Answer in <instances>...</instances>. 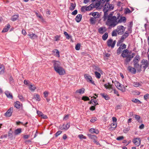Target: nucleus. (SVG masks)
I'll return each instance as SVG.
<instances>
[{"label":"nucleus","instance_id":"obj_1","mask_svg":"<svg viewBox=\"0 0 149 149\" xmlns=\"http://www.w3.org/2000/svg\"><path fill=\"white\" fill-rule=\"evenodd\" d=\"M129 51L128 49H126L123 50L121 54V56L123 58H126L124 60V64L126 65H127L132 58L134 57L135 53H133L132 54H128Z\"/></svg>","mask_w":149,"mask_h":149},{"label":"nucleus","instance_id":"obj_2","mask_svg":"<svg viewBox=\"0 0 149 149\" xmlns=\"http://www.w3.org/2000/svg\"><path fill=\"white\" fill-rule=\"evenodd\" d=\"M117 15H118L117 18L115 16H113L112 18H108L106 22V24L110 27H114L118 23V22L117 21V20L120 16V14L119 13H118Z\"/></svg>","mask_w":149,"mask_h":149},{"label":"nucleus","instance_id":"obj_3","mask_svg":"<svg viewBox=\"0 0 149 149\" xmlns=\"http://www.w3.org/2000/svg\"><path fill=\"white\" fill-rule=\"evenodd\" d=\"M140 59V56L139 55H137L134 58L133 62L134 64V68H136L137 70L139 71H141V65H140L138 63Z\"/></svg>","mask_w":149,"mask_h":149},{"label":"nucleus","instance_id":"obj_4","mask_svg":"<svg viewBox=\"0 0 149 149\" xmlns=\"http://www.w3.org/2000/svg\"><path fill=\"white\" fill-rule=\"evenodd\" d=\"M126 28L123 26H117L116 29L118 35H122L125 31Z\"/></svg>","mask_w":149,"mask_h":149},{"label":"nucleus","instance_id":"obj_5","mask_svg":"<svg viewBox=\"0 0 149 149\" xmlns=\"http://www.w3.org/2000/svg\"><path fill=\"white\" fill-rule=\"evenodd\" d=\"M84 77L87 81L90 82L93 85H95V84L93 80L92 77L89 74H84Z\"/></svg>","mask_w":149,"mask_h":149},{"label":"nucleus","instance_id":"obj_6","mask_svg":"<svg viewBox=\"0 0 149 149\" xmlns=\"http://www.w3.org/2000/svg\"><path fill=\"white\" fill-rule=\"evenodd\" d=\"M141 67L143 68L144 71L146 68L148 66L149 64L148 61L145 59H143L141 61Z\"/></svg>","mask_w":149,"mask_h":149},{"label":"nucleus","instance_id":"obj_7","mask_svg":"<svg viewBox=\"0 0 149 149\" xmlns=\"http://www.w3.org/2000/svg\"><path fill=\"white\" fill-rule=\"evenodd\" d=\"M116 42V41L114 40L113 41L112 39H109L107 41V44L108 46L110 47H111V48H114Z\"/></svg>","mask_w":149,"mask_h":149},{"label":"nucleus","instance_id":"obj_8","mask_svg":"<svg viewBox=\"0 0 149 149\" xmlns=\"http://www.w3.org/2000/svg\"><path fill=\"white\" fill-rule=\"evenodd\" d=\"M52 62L54 63L53 65L54 70L61 67V63L59 61L53 60Z\"/></svg>","mask_w":149,"mask_h":149},{"label":"nucleus","instance_id":"obj_9","mask_svg":"<svg viewBox=\"0 0 149 149\" xmlns=\"http://www.w3.org/2000/svg\"><path fill=\"white\" fill-rule=\"evenodd\" d=\"M128 37L127 35L126 36L125 34H123L122 36L120 39L118 41L117 43V46H119L122 43L124 40Z\"/></svg>","mask_w":149,"mask_h":149},{"label":"nucleus","instance_id":"obj_10","mask_svg":"<svg viewBox=\"0 0 149 149\" xmlns=\"http://www.w3.org/2000/svg\"><path fill=\"white\" fill-rule=\"evenodd\" d=\"M55 70L59 75H63L65 73V71L63 68H60Z\"/></svg>","mask_w":149,"mask_h":149},{"label":"nucleus","instance_id":"obj_11","mask_svg":"<svg viewBox=\"0 0 149 149\" xmlns=\"http://www.w3.org/2000/svg\"><path fill=\"white\" fill-rule=\"evenodd\" d=\"M13 111V107H10L5 113V116L7 117H10L12 115Z\"/></svg>","mask_w":149,"mask_h":149},{"label":"nucleus","instance_id":"obj_12","mask_svg":"<svg viewBox=\"0 0 149 149\" xmlns=\"http://www.w3.org/2000/svg\"><path fill=\"white\" fill-rule=\"evenodd\" d=\"M107 30V29L105 27H102L98 29V32L100 34H102L105 32Z\"/></svg>","mask_w":149,"mask_h":149},{"label":"nucleus","instance_id":"obj_13","mask_svg":"<svg viewBox=\"0 0 149 149\" xmlns=\"http://www.w3.org/2000/svg\"><path fill=\"white\" fill-rule=\"evenodd\" d=\"M128 70L132 73L135 74L136 73V69L135 68H133L131 66H129L127 68Z\"/></svg>","mask_w":149,"mask_h":149},{"label":"nucleus","instance_id":"obj_14","mask_svg":"<svg viewBox=\"0 0 149 149\" xmlns=\"http://www.w3.org/2000/svg\"><path fill=\"white\" fill-rule=\"evenodd\" d=\"M133 142L137 146H139L140 144V140L139 138H136L134 139Z\"/></svg>","mask_w":149,"mask_h":149},{"label":"nucleus","instance_id":"obj_15","mask_svg":"<svg viewBox=\"0 0 149 149\" xmlns=\"http://www.w3.org/2000/svg\"><path fill=\"white\" fill-rule=\"evenodd\" d=\"M5 94L8 98L11 99H13V96L12 95L9 91H6L5 92Z\"/></svg>","mask_w":149,"mask_h":149},{"label":"nucleus","instance_id":"obj_16","mask_svg":"<svg viewBox=\"0 0 149 149\" xmlns=\"http://www.w3.org/2000/svg\"><path fill=\"white\" fill-rule=\"evenodd\" d=\"M84 91L85 89L84 88H81L77 90L76 91L75 93L76 94H83L84 93Z\"/></svg>","mask_w":149,"mask_h":149},{"label":"nucleus","instance_id":"obj_17","mask_svg":"<svg viewBox=\"0 0 149 149\" xmlns=\"http://www.w3.org/2000/svg\"><path fill=\"white\" fill-rule=\"evenodd\" d=\"M116 85V86L119 89H120L122 91H124L125 90V89L124 86H123V87H122L121 86V84L118 82H117Z\"/></svg>","mask_w":149,"mask_h":149},{"label":"nucleus","instance_id":"obj_18","mask_svg":"<svg viewBox=\"0 0 149 149\" xmlns=\"http://www.w3.org/2000/svg\"><path fill=\"white\" fill-rule=\"evenodd\" d=\"M108 6H109V3H106L105 4L103 10V12H105L106 11H107V12H108V11L110 10L109 7Z\"/></svg>","mask_w":149,"mask_h":149},{"label":"nucleus","instance_id":"obj_19","mask_svg":"<svg viewBox=\"0 0 149 149\" xmlns=\"http://www.w3.org/2000/svg\"><path fill=\"white\" fill-rule=\"evenodd\" d=\"M82 15L81 14H78L76 17L75 20L77 22H79L81 20Z\"/></svg>","mask_w":149,"mask_h":149},{"label":"nucleus","instance_id":"obj_20","mask_svg":"<svg viewBox=\"0 0 149 149\" xmlns=\"http://www.w3.org/2000/svg\"><path fill=\"white\" fill-rule=\"evenodd\" d=\"M10 25L9 24H8L4 28L2 31V32H7L10 28Z\"/></svg>","mask_w":149,"mask_h":149},{"label":"nucleus","instance_id":"obj_21","mask_svg":"<svg viewBox=\"0 0 149 149\" xmlns=\"http://www.w3.org/2000/svg\"><path fill=\"white\" fill-rule=\"evenodd\" d=\"M4 72V67L2 64H0V74H3Z\"/></svg>","mask_w":149,"mask_h":149},{"label":"nucleus","instance_id":"obj_22","mask_svg":"<svg viewBox=\"0 0 149 149\" xmlns=\"http://www.w3.org/2000/svg\"><path fill=\"white\" fill-rule=\"evenodd\" d=\"M96 19L93 17H91L90 20L91 24H95L97 22Z\"/></svg>","mask_w":149,"mask_h":149},{"label":"nucleus","instance_id":"obj_23","mask_svg":"<svg viewBox=\"0 0 149 149\" xmlns=\"http://www.w3.org/2000/svg\"><path fill=\"white\" fill-rule=\"evenodd\" d=\"M90 132L92 133H95L98 134L99 133V131L98 130L95 129L93 128H92L90 129Z\"/></svg>","mask_w":149,"mask_h":149},{"label":"nucleus","instance_id":"obj_24","mask_svg":"<svg viewBox=\"0 0 149 149\" xmlns=\"http://www.w3.org/2000/svg\"><path fill=\"white\" fill-rule=\"evenodd\" d=\"M104 12V15L103 17V21H106L107 19H108V17L109 16V15H108V14L107 13V11H106L105 12Z\"/></svg>","mask_w":149,"mask_h":149},{"label":"nucleus","instance_id":"obj_25","mask_svg":"<svg viewBox=\"0 0 149 149\" xmlns=\"http://www.w3.org/2000/svg\"><path fill=\"white\" fill-rule=\"evenodd\" d=\"M102 97L104 98L106 100H108L110 99L109 96L106 94L104 93H101L100 94Z\"/></svg>","mask_w":149,"mask_h":149},{"label":"nucleus","instance_id":"obj_26","mask_svg":"<svg viewBox=\"0 0 149 149\" xmlns=\"http://www.w3.org/2000/svg\"><path fill=\"white\" fill-rule=\"evenodd\" d=\"M70 7L69 8V9L70 10H73L75 8L76 6V4L75 3H70Z\"/></svg>","mask_w":149,"mask_h":149},{"label":"nucleus","instance_id":"obj_27","mask_svg":"<svg viewBox=\"0 0 149 149\" xmlns=\"http://www.w3.org/2000/svg\"><path fill=\"white\" fill-rule=\"evenodd\" d=\"M134 117L135 118V119L138 121V122L139 123H141L142 122V121H140V119L141 118L140 117L137 115H135L134 116Z\"/></svg>","mask_w":149,"mask_h":149},{"label":"nucleus","instance_id":"obj_28","mask_svg":"<svg viewBox=\"0 0 149 149\" xmlns=\"http://www.w3.org/2000/svg\"><path fill=\"white\" fill-rule=\"evenodd\" d=\"M126 21V18L125 17H121L120 19L118 20V23H121L123 22H125Z\"/></svg>","mask_w":149,"mask_h":149},{"label":"nucleus","instance_id":"obj_29","mask_svg":"<svg viewBox=\"0 0 149 149\" xmlns=\"http://www.w3.org/2000/svg\"><path fill=\"white\" fill-rule=\"evenodd\" d=\"M21 132V129L19 128L15 130L14 132V133L15 135H17L20 133Z\"/></svg>","mask_w":149,"mask_h":149},{"label":"nucleus","instance_id":"obj_30","mask_svg":"<svg viewBox=\"0 0 149 149\" xmlns=\"http://www.w3.org/2000/svg\"><path fill=\"white\" fill-rule=\"evenodd\" d=\"M93 16L94 17V18H97L100 17L99 13L98 12L93 13L92 14Z\"/></svg>","mask_w":149,"mask_h":149},{"label":"nucleus","instance_id":"obj_31","mask_svg":"<svg viewBox=\"0 0 149 149\" xmlns=\"http://www.w3.org/2000/svg\"><path fill=\"white\" fill-rule=\"evenodd\" d=\"M108 36V33L107 32L105 33L102 36V39L104 40H107Z\"/></svg>","mask_w":149,"mask_h":149},{"label":"nucleus","instance_id":"obj_32","mask_svg":"<svg viewBox=\"0 0 149 149\" xmlns=\"http://www.w3.org/2000/svg\"><path fill=\"white\" fill-rule=\"evenodd\" d=\"M141 83L135 82H133V85L135 87H137L141 86Z\"/></svg>","mask_w":149,"mask_h":149},{"label":"nucleus","instance_id":"obj_33","mask_svg":"<svg viewBox=\"0 0 149 149\" xmlns=\"http://www.w3.org/2000/svg\"><path fill=\"white\" fill-rule=\"evenodd\" d=\"M30 37L32 39H33L36 38L37 37V36L35 34L33 33L29 35Z\"/></svg>","mask_w":149,"mask_h":149},{"label":"nucleus","instance_id":"obj_34","mask_svg":"<svg viewBox=\"0 0 149 149\" xmlns=\"http://www.w3.org/2000/svg\"><path fill=\"white\" fill-rule=\"evenodd\" d=\"M15 106L17 109H19L20 107V102L19 101H17L15 103Z\"/></svg>","mask_w":149,"mask_h":149},{"label":"nucleus","instance_id":"obj_35","mask_svg":"<svg viewBox=\"0 0 149 149\" xmlns=\"http://www.w3.org/2000/svg\"><path fill=\"white\" fill-rule=\"evenodd\" d=\"M108 84H104V86L106 89H111L112 88V86L110 84L108 83Z\"/></svg>","mask_w":149,"mask_h":149},{"label":"nucleus","instance_id":"obj_36","mask_svg":"<svg viewBox=\"0 0 149 149\" xmlns=\"http://www.w3.org/2000/svg\"><path fill=\"white\" fill-rule=\"evenodd\" d=\"M8 137L11 139H15V137L13 136L11 132L9 131L8 132Z\"/></svg>","mask_w":149,"mask_h":149},{"label":"nucleus","instance_id":"obj_37","mask_svg":"<svg viewBox=\"0 0 149 149\" xmlns=\"http://www.w3.org/2000/svg\"><path fill=\"white\" fill-rule=\"evenodd\" d=\"M88 136L89 138L92 139L93 140L97 138V137L95 135L88 134Z\"/></svg>","mask_w":149,"mask_h":149},{"label":"nucleus","instance_id":"obj_38","mask_svg":"<svg viewBox=\"0 0 149 149\" xmlns=\"http://www.w3.org/2000/svg\"><path fill=\"white\" fill-rule=\"evenodd\" d=\"M111 128L115 129L117 127V123L116 122H113L111 123Z\"/></svg>","mask_w":149,"mask_h":149},{"label":"nucleus","instance_id":"obj_39","mask_svg":"<svg viewBox=\"0 0 149 149\" xmlns=\"http://www.w3.org/2000/svg\"><path fill=\"white\" fill-rule=\"evenodd\" d=\"M95 75L96 77L100 79L101 77V74L100 73L97 71L95 72Z\"/></svg>","mask_w":149,"mask_h":149},{"label":"nucleus","instance_id":"obj_40","mask_svg":"<svg viewBox=\"0 0 149 149\" xmlns=\"http://www.w3.org/2000/svg\"><path fill=\"white\" fill-rule=\"evenodd\" d=\"M54 53L56 55L57 57H59V51L57 49H55L53 51Z\"/></svg>","mask_w":149,"mask_h":149},{"label":"nucleus","instance_id":"obj_41","mask_svg":"<svg viewBox=\"0 0 149 149\" xmlns=\"http://www.w3.org/2000/svg\"><path fill=\"white\" fill-rule=\"evenodd\" d=\"M18 16L16 15H14L12 16L11 18V20L13 21H15L17 20Z\"/></svg>","mask_w":149,"mask_h":149},{"label":"nucleus","instance_id":"obj_42","mask_svg":"<svg viewBox=\"0 0 149 149\" xmlns=\"http://www.w3.org/2000/svg\"><path fill=\"white\" fill-rule=\"evenodd\" d=\"M98 2L96 3L95 4V8H97L101 4V1H98Z\"/></svg>","mask_w":149,"mask_h":149},{"label":"nucleus","instance_id":"obj_43","mask_svg":"<svg viewBox=\"0 0 149 149\" xmlns=\"http://www.w3.org/2000/svg\"><path fill=\"white\" fill-rule=\"evenodd\" d=\"M121 49L123 50V49H125L126 48V45L125 44H122L120 45L119 47Z\"/></svg>","mask_w":149,"mask_h":149},{"label":"nucleus","instance_id":"obj_44","mask_svg":"<svg viewBox=\"0 0 149 149\" xmlns=\"http://www.w3.org/2000/svg\"><path fill=\"white\" fill-rule=\"evenodd\" d=\"M35 99H36V100L40 101V97L39 95L38 94H36L34 96V97Z\"/></svg>","mask_w":149,"mask_h":149},{"label":"nucleus","instance_id":"obj_45","mask_svg":"<svg viewBox=\"0 0 149 149\" xmlns=\"http://www.w3.org/2000/svg\"><path fill=\"white\" fill-rule=\"evenodd\" d=\"M29 89L32 91H34L36 89V87L33 86L31 84L29 85Z\"/></svg>","mask_w":149,"mask_h":149},{"label":"nucleus","instance_id":"obj_46","mask_svg":"<svg viewBox=\"0 0 149 149\" xmlns=\"http://www.w3.org/2000/svg\"><path fill=\"white\" fill-rule=\"evenodd\" d=\"M94 69L98 71L100 73H101V72H102V70H101L100 68L97 66H95Z\"/></svg>","mask_w":149,"mask_h":149},{"label":"nucleus","instance_id":"obj_47","mask_svg":"<svg viewBox=\"0 0 149 149\" xmlns=\"http://www.w3.org/2000/svg\"><path fill=\"white\" fill-rule=\"evenodd\" d=\"M117 30H113V32L112 33V36H117Z\"/></svg>","mask_w":149,"mask_h":149},{"label":"nucleus","instance_id":"obj_48","mask_svg":"<svg viewBox=\"0 0 149 149\" xmlns=\"http://www.w3.org/2000/svg\"><path fill=\"white\" fill-rule=\"evenodd\" d=\"M82 100L84 101H86L89 100L90 99L87 97L83 96L82 97Z\"/></svg>","mask_w":149,"mask_h":149},{"label":"nucleus","instance_id":"obj_49","mask_svg":"<svg viewBox=\"0 0 149 149\" xmlns=\"http://www.w3.org/2000/svg\"><path fill=\"white\" fill-rule=\"evenodd\" d=\"M132 12L129 8H127L125 9V13L127 14L131 13Z\"/></svg>","mask_w":149,"mask_h":149},{"label":"nucleus","instance_id":"obj_50","mask_svg":"<svg viewBox=\"0 0 149 149\" xmlns=\"http://www.w3.org/2000/svg\"><path fill=\"white\" fill-rule=\"evenodd\" d=\"M80 44H77L75 47V49L76 50H78L80 49Z\"/></svg>","mask_w":149,"mask_h":149},{"label":"nucleus","instance_id":"obj_51","mask_svg":"<svg viewBox=\"0 0 149 149\" xmlns=\"http://www.w3.org/2000/svg\"><path fill=\"white\" fill-rule=\"evenodd\" d=\"M132 101L134 102L137 103L139 102V103H141V101L137 99H134L132 100Z\"/></svg>","mask_w":149,"mask_h":149},{"label":"nucleus","instance_id":"obj_52","mask_svg":"<svg viewBox=\"0 0 149 149\" xmlns=\"http://www.w3.org/2000/svg\"><path fill=\"white\" fill-rule=\"evenodd\" d=\"M109 6H108L109 7L110 10H111L113 9L114 8V6L113 4H109Z\"/></svg>","mask_w":149,"mask_h":149},{"label":"nucleus","instance_id":"obj_53","mask_svg":"<svg viewBox=\"0 0 149 149\" xmlns=\"http://www.w3.org/2000/svg\"><path fill=\"white\" fill-rule=\"evenodd\" d=\"M65 125L64 124H63L62 125H60L59 126V128L61 130H65Z\"/></svg>","mask_w":149,"mask_h":149},{"label":"nucleus","instance_id":"obj_54","mask_svg":"<svg viewBox=\"0 0 149 149\" xmlns=\"http://www.w3.org/2000/svg\"><path fill=\"white\" fill-rule=\"evenodd\" d=\"M78 137L80 139H86V138L85 136H84L83 134H81L78 135Z\"/></svg>","mask_w":149,"mask_h":149},{"label":"nucleus","instance_id":"obj_55","mask_svg":"<svg viewBox=\"0 0 149 149\" xmlns=\"http://www.w3.org/2000/svg\"><path fill=\"white\" fill-rule=\"evenodd\" d=\"M122 50L121 49V48L119 47L117 49V54L118 55L120 54L121 53Z\"/></svg>","mask_w":149,"mask_h":149},{"label":"nucleus","instance_id":"obj_56","mask_svg":"<svg viewBox=\"0 0 149 149\" xmlns=\"http://www.w3.org/2000/svg\"><path fill=\"white\" fill-rule=\"evenodd\" d=\"M144 98L145 100H146L149 98V94L147 93L144 96Z\"/></svg>","mask_w":149,"mask_h":149},{"label":"nucleus","instance_id":"obj_57","mask_svg":"<svg viewBox=\"0 0 149 149\" xmlns=\"http://www.w3.org/2000/svg\"><path fill=\"white\" fill-rule=\"evenodd\" d=\"M97 119L95 117H93L92 118V119L90 121L91 122L93 123L96 121L97 120Z\"/></svg>","mask_w":149,"mask_h":149},{"label":"nucleus","instance_id":"obj_58","mask_svg":"<svg viewBox=\"0 0 149 149\" xmlns=\"http://www.w3.org/2000/svg\"><path fill=\"white\" fill-rule=\"evenodd\" d=\"M37 114L40 116H42V115L43 114L40 111H37Z\"/></svg>","mask_w":149,"mask_h":149},{"label":"nucleus","instance_id":"obj_59","mask_svg":"<svg viewBox=\"0 0 149 149\" xmlns=\"http://www.w3.org/2000/svg\"><path fill=\"white\" fill-rule=\"evenodd\" d=\"M129 130L130 129L129 128H126L123 130V132L125 133H127Z\"/></svg>","mask_w":149,"mask_h":149},{"label":"nucleus","instance_id":"obj_60","mask_svg":"<svg viewBox=\"0 0 149 149\" xmlns=\"http://www.w3.org/2000/svg\"><path fill=\"white\" fill-rule=\"evenodd\" d=\"M60 36L58 35H56L55 37V41H57L59 39V38H60Z\"/></svg>","mask_w":149,"mask_h":149},{"label":"nucleus","instance_id":"obj_61","mask_svg":"<svg viewBox=\"0 0 149 149\" xmlns=\"http://www.w3.org/2000/svg\"><path fill=\"white\" fill-rule=\"evenodd\" d=\"M61 133H62V132L61 131H58L55 134V136L56 137L58 136Z\"/></svg>","mask_w":149,"mask_h":149},{"label":"nucleus","instance_id":"obj_62","mask_svg":"<svg viewBox=\"0 0 149 149\" xmlns=\"http://www.w3.org/2000/svg\"><path fill=\"white\" fill-rule=\"evenodd\" d=\"M43 94L44 95V97H46L48 96V93L47 91H45L43 93Z\"/></svg>","mask_w":149,"mask_h":149},{"label":"nucleus","instance_id":"obj_63","mask_svg":"<svg viewBox=\"0 0 149 149\" xmlns=\"http://www.w3.org/2000/svg\"><path fill=\"white\" fill-rule=\"evenodd\" d=\"M77 10H75L72 12L71 14L73 15H75L77 14Z\"/></svg>","mask_w":149,"mask_h":149},{"label":"nucleus","instance_id":"obj_64","mask_svg":"<svg viewBox=\"0 0 149 149\" xmlns=\"http://www.w3.org/2000/svg\"><path fill=\"white\" fill-rule=\"evenodd\" d=\"M86 6H82L81 8V10L82 12H85L86 10Z\"/></svg>","mask_w":149,"mask_h":149}]
</instances>
